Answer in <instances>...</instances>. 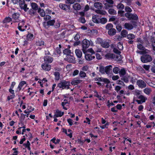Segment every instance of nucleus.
Here are the masks:
<instances>
[{
  "instance_id": "nucleus-63",
  "label": "nucleus",
  "mask_w": 155,
  "mask_h": 155,
  "mask_svg": "<svg viewBox=\"0 0 155 155\" xmlns=\"http://www.w3.org/2000/svg\"><path fill=\"white\" fill-rule=\"evenodd\" d=\"M113 51L114 53L119 54V55H120L121 53L120 51L118 50L116 48H114L113 49Z\"/></svg>"
},
{
  "instance_id": "nucleus-11",
  "label": "nucleus",
  "mask_w": 155,
  "mask_h": 155,
  "mask_svg": "<svg viewBox=\"0 0 155 155\" xmlns=\"http://www.w3.org/2000/svg\"><path fill=\"white\" fill-rule=\"evenodd\" d=\"M128 32L125 29H123L121 32L120 35L121 36L120 37V36L118 38V39H121L122 38H125L127 37V35H128Z\"/></svg>"
},
{
  "instance_id": "nucleus-46",
  "label": "nucleus",
  "mask_w": 155,
  "mask_h": 155,
  "mask_svg": "<svg viewBox=\"0 0 155 155\" xmlns=\"http://www.w3.org/2000/svg\"><path fill=\"white\" fill-rule=\"evenodd\" d=\"M143 44H139L137 45V48L141 50H145V48L143 46Z\"/></svg>"
},
{
  "instance_id": "nucleus-2",
  "label": "nucleus",
  "mask_w": 155,
  "mask_h": 155,
  "mask_svg": "<svg viewBox=\"0 0 155 155\" xmlns=\"http://www.w3.org/2000/svg\"><path fill=\"white\" fill-rule=\"evenodd\" d=\"M152 58L151 56L149 55H144L141 57V60L143 63H147L151 61Z\"/></svg>"
},
{
  "instance_id": "nucleus-47",
  "label": "nucleus",
  "mask_w": 155,
  "mask_h": 155,
  "mask_svg": "<svg viewBox=\"0 0 155 155\" xmlns=\"http://www.w3.org/2000/svg\"><path fill=\"white\" fill-rule=\"evenodd\" d=\"M120 70V69L118 67H115L113 68V72L115 74H117L119 73Z\"/></svg>"
},
{
  "instance_id": "nucleus-36",
  "label": "nucleus",
  "mask_w": 155,
  "mask_h": 155,
  "mask_svg": "<svg viewBox=\"0 0 155 155\" xmlns=\"http://www.w3.org/2000/svg\"><path fill=\"white\" fill-rule=\"evenodd\" d=\"M59 6L61 9L64 10H66V8H68V6L67 5L62 3L60 4Z\"/></svg>"
},
{
  "instance_id": "nucleus-40",
  "label": "nucleus",
  "mask_w": 155,
  "mask_h": 155,
  "mask_svg": "<svg viewBox=\"0 0 155 155\" xmlns=\"http://www.w3.org/2000/svg\"><path fill=\"white\" fill-rule=\"evenodd\" d=\"M107 21V19L105 18H100L99 23H101L102 24H104L106 23Z\"/></svg>"
},
{
  "instance_id": "nucleus-1",
  "label": "nucleus",
  "mask_w": 155,
  "mask_h": 155,
  "mask_svg": "<svg viewBox=\"0 0 155 155\" xmlns=\"http://www.w3.org/2000/svg\"><path fill=\"white\" fill-rule=\"evenodd\" d=\"M94 81H97L96 83L99 86H104L106 84V87H111V86L109 81L107 78L102 77H98L94 78Z\"/></svg>"
},
{
  "instance_id": "nucleus-12",
  "label": "nucleus",
  "mask_w": 155,
  "mask_h": 155,
  "mask_svg": "<svg viewBox=\"0 0 155 155\" xmlns=\"http://www.w3.org/2000/svg\"><path fill=\"white\" fill-rule=\"evenodd\" d=\"M42 68L46 71H49L51 70V66L50 64L45 63L41 65Z\"/></svg>"
},
{
  "instance_id": "nucleus-30",
  "label": "nucleus",
  "mask_w": 155,
  "mask_h": 155,
  "mask_svg": "<svg viewBox=\"0 0 155 155\" xmlns=\"http://www.w3.org/2000/svg\"><path fill=\"white\" fill-rule=\"evenodd\" d=\"M36 45L38 46H43L45 45V42L43 41L40 40L36 42Z\"/></svg>"
},
{
  "instance_id": "nucleus-51",
  "label": "nucleus",
  "mask_w": 155,
  "mask_h": 155,
  "mask_svg": "<svg viewBox=\"0 0 155 155\" xmlns=\"http://www.w3.org/2000/svg\"><path fill=\"white\" fill-rule=\"evenodd\" d=\"M67 121L70 126H72L73 124V122H74L73 121V120L70 118L68 119Z\"/></svg>"
},
{
  "instance_id": "nucleus-61",
  "label": "nucleus",
  "mask_w": 155,
  "mask_h": 155,
  "mask_svg": "<svg viewBox=\"0 0 155 155\" xmlns=\"http://www.w3.org/2000/svg\"><path fill=\"white\" fill-rule=\"evenodd\" d=\"M109 4H110L108 3L107 2L104 4L105 9H107L109 8L112 7V6L111 5Z\"/></svg>"
},
{
  "instance_id": "nucleus-39",
  "label": "nucleus",
  "mask_w": 155,
  "mask_h": 155,
  "mask_svg": "<svg viewBox=\"0 0 155 155\" xmlns=\"http://www.w3.org/2000/svg\"><path fill=\"white\" fill-rule=\"evenodd\" d=\"M138 17L136 14H131L130 19L137 20L138 19Z\"/></svg>"
},
{
  "instance_id": "nucleus-31",
  "label": "nucleus",
  "mask_w": 155,
  "mask_h": 155,
  "mask_svg": "<svg viewBox=\"0 0 155 155\" xmlns=\"http://www.w3.org/2000/svg\"><path fill=\"white\" fill-rule=\"evenodd\" d=\"M62 132L64 133H65L68 136V137H69L70 138H71L72 137V133H70L69 134H68L67 133V130L64 128H63L62 129Z\"/></svg>"
},
{
  "instance_id": "nucleus-41",
  "label": "nucleus",
  "mask_w": 155,
  "mask_h": 155,
  "mask_svg": "<svg viewBox=\"0 0 155 155\" xmlns=\"http://www.w3.org/2000/svg\"><path fill=\"white\" fill-rule=\"evenodd\" d=\"M55 22V20L52 19L48 21L46 23L48 25L53 26L54 25Z\"/></svg>"
},
{
  "instance_id": "nucleus-19",
  "label": "nucleus",
  "mask_w": 155,
  "mask_h": 155,
  "mask_svg": "<svg viewBox=\"0 0 155 155\" xmlns=\"http://www.w3.org/2000/svg\"><path fill=\"white\" fill-rule=\"evenodd\" d=\"M82 82V80L77 79H74L71 81V83L72 85H75L80 83Z\"/></svg>"
},
{
  "instance_id": "nucleus-20",
  "label": "nucleus",
  "mask_w": 155,
  "mask_h": 155,
  "mask_svg": "<svg viewBox=\"0 0 155 155\" xmlns=\"http://www.w3.org/2000/svg\"><path fill=\"white\" fill-rule=\"evenodd\" d=\"M95 12L96 13L102 15H104L107 14V12L105 11L100 9L96 10Z\"/></svg>"
},
{
  "instance_id": "nucleus-38",
  "label": "nucleus",
  "mask_w": 155,
  "mask_h": 155,
  "mask_svg": "<svg viewBox=\"0 0 155 155\" xmlns=\"http://www.w3.org/2000/svg\"><path fill=\"white\" fill-rule=\"evenodd\" d=\"M63 53L64 54H65L67 55V56H68V55L71 54V51L68 48H66L63 51Z\"/></svg>"
},
{
  "instance_id": "nucleus-4",
  "label": "nucleus",
  "mask_w": 155,
  "mask_h": 155,
  "mask_svg": "<svg viewBox=\"0 0 155 155\" xmlns=\"http://www.w3.org/2000/svg\"><path fill=\"white\" fill-rule=\"evenodd\" d=\"M90 44V42L87 39H84L82 41V50L84 53H85L86 49L88 48Z\"/></svg>"
},
{
  "instance_id": "nucleus-13",
  "label": "nucleus",
  "mask_w": 155,
  "mask_h": 155,
  "mask_svg": "<svg viewBox=\"0 0 155 155\" xmlns=\"http://www.w3.org/2000/svg\"><path fill=\"white\" fill-rule=\"evenodd\" d=\"M53 60V58L50 56H46L44 57V61L49 63H51Z\"/></svg>"
},
{
  "instance_id": "nucleus-59",
  "label": "nucleus",
  "mask_w": 155,
  "mask_h": 155,
  "mask_svg": "<svg viewBox=\"0 0 155 155\" xmlns=\"http://www.w3.org/2000/svg\"><path fill=\"white\" fill-rule=\"evenodd\" d=\"M86 120H84V123H86L88 124H91V120L88 117H86Z\"/></svg>"
},
{
  "instance_id": "nucleus-34",
  "label": "nucleus",
  "mask_w": 155,
  "mask_h": 155,
  "mask_svg": "<svg viewBox=\"0 0 155 155\" xmlns=\"http://www.w3.org/2000/svg\"><path fill=\"white\" fill-rule=\"evenodd\" d=\"M127 37L129 40H132L135 38V36L133 34H129L127 35Z\"/></svg>"
},
{
  "instance_id": "nucleus-14",
  "label": "nucleus",
  "mask_w": 155,
  "mask_h": 155,
  "mask_svg": "<svg viewBox=\"0 0 155 155\" xmlns=\"http://www.w3.org/2000/svg\"><path fill=\"white\" fill-rule=\"evenodd\" d=\"M112 67L111 65L107 66L105 67V72L106 74H109L112 72Z\"/></svg>"
},
{
  "instance_id": "nucleus-56",
  "label": "nucleus",
  "mask_w": 155,
  "mask_h": 155,
  "mask_svg": "<svg viewBox=\"0 0 155 155\" xmlns=\"http://www.w3.org/2000/svg\"><path fill=\"white\" fill-rule=\"evenodd\" d=\"M100 71L102 74H104L105 73V68L103 66L100 67Z\"/></svg>"
},
{
  "instance_id": "nucleus-54",
  "label": "nucleus",
  "mask_w": 155,
  "mask_h": 155,
  "mask_svg": "<svg viewBox=\"0 0 155 155\" xmlns=\"http://www.w3.org/2000/svg\"><path fill=\"white\" fill-rule=\"evenodd\" d=\"M128 77L130 79V82L134 84V83L136 82V79L135 78H134L133 77H131L130 76H128Z\"/></svg>"
},
{
  "instance_id": "nucleus-50",
  "label": "nucleus",
  "mask_w": 155,
  "mask_h": 155,
  "mask_svg": "<svg viewBox=\"0 0 155 155\" xmlns=\"http://www.w3.org/2000/svg\"><path fill=\"white\" fill-rule=\"evenodd\" d=\"M133 94L137 96L140 94V92L139 90H135L133 91ZM138 96H137V97Z\"/></svg>"
},
{
  "instance_id": "nucleus-16",
  "label": "nucleus",
  "mask_w": 155,
  "mask_h": 155,
  "mask_svg": "<svg viewBox=\"0 0 155 155\" xmlns=\"http://www.w3.org/2000/svg\"><path fill=\"white\" fill-rule=\"evenodd\" d=\"M92 19L93 22L97 23H99L100 18L98 15H95L93 16Z\"/></svg>"
},
{
  "instance_id": "nucleus-32",
  "label": "nucleus",
  "mask_w": 155,
  "mask_h": 155,
  "mask_svg": "<svg viewBox=\"0 0 155 155\" xmlns=\"http://www.w3.org/2000/svg\"><path fill=\"white\" fill-rule=\"evenodd\" d=\"M54 74L55 76V80L56 81H58L60 79V74L58 72H55L54 73Z\"/></svg>"
},
{
  "instance_id": "nucleus-27",
  "label": "nucleus",
  "mask_w": 155,
  "mask_h": 155,
  "mask_svg": "<svg viewBox=\"0 0 155 155\" xmlns=\"http://www.w3.org/2000/svg\"><path fill=\"white\" fill-rule=\"evenodd\" d=\"M101 45L102 47L105 48H108L110 46L109 43L105 41H104L101 44Z\"/></svg>"
},
{
  "instance_id": "nucleus-29",
  "label": "nucleus",
  "mask_w": 155,
  "mask_h": 155,
  "mask_svg": "<svg viewBox=\"0 0 155 155\" xmlns=\"http://www.w3.org/2000/svg\"><path fill=\"white\" fill-rule=\"evenodd\" d=\"M109 13L111 15H115L117 14V12L113 8H110L108 9Z\"/></svg>"
},
{
  "instance_id": "nucleus-48",
  "label": "nucleus",
  "mask_w": 155,
  "mask_h": 155,
  "mask_svg": "<svg viewBox=\"0 0 155 155\" xmlns=\"http://www.w3.org/2000/svg\"><path fill=\"white\" fill-rule=\"evenodd\" d=\"M113 25L111 24H107L106 26V28L107 29L109 30L113 28Z\"/></svg>"
},
{
  "instance_id": "nucleus-44",
  "label": "nucleus",
  "mask_w": 155,
  "mask_h": 155,
  "mask_svg": "<svg viewBox=\"0 0 155 155\" xmlns=\"http://www.w3.org/2000/svg\"><path fill=\"white\" fill-rule=\"evenodd\" d=\"M79 75L81 78H84L86 77V74L84 72L81 71L79 73Z\"/></svg>"
},
{
  "instance_id": "nucleus-58",
  "label": "nucleus",
  "mask_w": 155,
  "mask_h": 155,
  "mask_svg": "<svg viewBox=\"0 0 155 155\" xmlns=\"http://www.w3.org/2000/svg\"><path fill=\"white\" fill-rule=\"evenodd\" d=\"M116 28L119 32H120L122 29V27L121 25L119 24L116 26Z\"/></svg>"
},
{
  "instance_id": "nucleus-7",
  "label": "nucleus",
  "mask_w": 155,
  "mask_h": 155,
  "mask_svg": "<svg viewBox=\"0 0 155 155\" xmlns=\"http://www.w3.org/2000/svg\"><path fill=\"white\" fill-rule=\"evenodd\" d=\"M20 14L17 13H14L12 15V19L15 22H20L21 20L19 19Z\"/></svg>"
},
{
  "instance_id": "nucleus-6",
  "label": "nucleus",
  "mask_w": 155,
  "mask_h": 155,
  "mask_svg": "<svg viewBox=\"0 0 155 155\" xmlns=\"http://www.w3.org/2000/svg\"><path fill=\"white\" fill-rule=\"evenodd\" d=\"M70 82L69 81H64L59 83L58 87H69L70 86Z\"/></svg>"
},
{
  "instance_id": "nucleus-35",
  "label": "nucleus",
  "mask_w": 155,
  "mask_h": 155,
  "mask_svg": "<svg viewBox=\"0 0 155 155\" xmlns=\"http://www.w3.org/2000/svg\"><path fill=\"white\" fill-rule=\"evenodd\" d=\"M38 12L39 13L40 15L42 17H44L45 15V12L44 10L39 8L38 10Z\"/></svg>"
},
{
  "instance_id": "nucleus-60",
  "label": "nucleus",
  "mask_w": 155,
  "mask_h": 155,
  "mask_svg": "<svg viewBox=\"0 0 155 155\" xmlns=\"http://www.w3.org/2000/svg\"><path fill=\"white\" fill-rule=\"evenodd\" d=\"M105 57L107 59H109L113 57V54L110 53H108L105 55Z\"/></svg>"
},
{
  "instance_id": "nucleus-42",
  "label": "nucleus",
  "mask_w": 155,
  "mask_h": 155,
  "mask_svg": "<svg viewBox=\"0 0 155 155\" xmlns=\"http://www.w3.org/2000/svg\"><path fill=\"white\" fill-rule=\"evenodd\" d=\"M137 97L144 103L145 102L146 100L147 99V98L146 97L142 95H139Z\"/></svg>"
},
{
  "instance_id": "nucleus-23",
  "label": "nucleus",
  "mask_w": 155,
  "mask_h": 155,
  "mask_svg": "<svg viewBox=\"0 0 155 155\" xmlns=\"http://www.w3.org/2000/svg\"><path fill=\"white\" fill-rule=\"evenodd\" d=\"M45 81L47 82V80H46L45 78H44L41 81H39L38 82L40 83V86L42 87L45 86H48L46 83H45Z\"/></svg>"
},
{
  "instance_id": "nucleus-3",
  "label": "nucleus",
  "mask_w": 155,
  "mask_h": 155,
  "mask_svg": "<svg viewBox=\"0 0 155 155\" xmlns=\"http://www.w3.org/2000/svg\"><path fill=\"white\" fill-rule=\"evenodd\" d=\"M18 3L21 8L23 9L25 11L27 12L29 9V8L27 7V5L25 3L24 0H19Z\"/></svg>"
},
{
  "instance_id": "nucleus-8",
  "label": "nucleus",
  "mask_w": 155,
  "mask_h": 155,
  "mask_svg": "<svg viewBox=\"0 0 155 155\" xmlns=\"http://www.w3.org/2000/svg\"><path fill=\"white\" fill-rule=\"evenodd\" d=\"M137 84L139 87H145L146 86V82L142 80H137Z\"/></svg>"
},
{
  "instance_id": "nucleus-37",
  "label": "nucleus",
  "mask_w": 155,
  "mask_h": 155,
  "mask_svg": "<svg viewBox=\"0 0 155 155\" xmlns=\"http://www.w3.org/2000/svg\"><path fill=\"white\" fill-rule=\"evenodd\" d=\"M12 19L9 17H6L3 21L4 23L9 22L12 21Z\"/></svg>"
},
{
  "instance_id": "nucleus-15",
  "label": "nucleus",
  "mask_w": 155,
  "mask_h": 155,
  "mask_svg": "<svg viewBox=\"0 0 155 155\" xmlns=\"http://www.w3.org/2000/svg\"><path fill=\"white\" fill-rule=\"evenodd\" d=\"M94 6L96 8L101 9L103 7V5L100 2H96L94 3Z\"/></svg>"
},
{
  "instance_id": "nucleus-57",
  "label": "nucleus",
  "mask_w": 155,
  "mask_h": 155,
  "mask_svg": "<svg viewBox=\"0 0 155 155\" xmlns=\"http://www.w3.org/2000/svg\"><path fill=\"white\" fill-rule=\"evenodd\" d=\"M117 47L119 50H122L123 49V46L122 44H121L120 42H119L117 44Z\"/></svg>"
},
{
  "instance_id": "nucleus-64",
  "label": "nucleus",
  "mask_w": 155,
  "mask_h": 155,
  "mask_svg": "<svg viewBox=\"0 0 155 155\" xmlns=\"http://www.w3.org/2000/svg\"><path fill=\"white\" fill-rule=\"evenodd\" d=\"M131 14L127 12L125 14V16L127 18L130 19Z\"/></svg>"
},
{
  "instance_id": "nucleus-18",
  "label": "nucleus",
  "mask_w": 155,
  "mask_h": 155,
  "mask_svg": "<svg viewBox=\"0 0 155 155\" xmlns=\"http://www.w3.org/2000/svg\"><path fill=\"white\" fill-rule=\"evenodd\" d=\"M73 8L75 10H79L81 8V6L79 4L76 3L73 5Z\"/></svg>"
},
{
  "instance_id": "nucleus-22",
  "label": "nucleus",
  "mask_w": 155,
  "mask_h": 155,
  "mask_svg": "<svg viewBox=\"0 0 155 155\" xmlns=\"http://www.w3.org/2000/svg\"><path fill=\"white\" fill-rule=\"evenodd\" d=\"M31 6L32 9L35 10V11L38 10L39 8L37 4L35 2H32L31 3Z\"/></svg>"
},
{
  "instance_id": "nucleus-26",
  "label": "nucleus",
  "mask_w": 155,
  "mask_h": 155,
  "mask_svg": "<svg viewBox=\"0 0 155 155\" xmlns=\"http://www.w3.org/2000/svg\"><path fill=\"white\" fill-rule=\"evenodd\" d=\"M108 34L111 36L114 35L116 33V30L114 28L112 29L108 30Z\"/></svg>"
},
{
  "instance_id": "nucleus-52",
  "label": "nucleus",
  "mask_w": 155,
  "mask_h": 155,
  "mask_svg": "<svg viewBox=\"0 0 155 155\" xmlns=\"http://www.w3.org/2000/svg\"><path fill=\"white\" fill-rule=\"evenodd\" d=\"M78 21L82 23H85L86 21L84 18V17H81L78 19Z\"/></svg>"
},
{
  "instance_id": "nucleus-24",
  "label": "nucleus",
  "mask_w": 155,
  "mask_h": 155,
  "mask_svg": "<svg viewBox=\"0 0 155 155\" xmlns=\"http://www.w3.org/2000/svg\"><path fill=\"white\" fill-rule=\"evenodd\" d=\"M68 104V100L66 99H64L63 101V102L61 103V105L62 106L63 109L65 110H67V108L66 107H65V105H66V106H67V105L66 104Z\"/></svg>"
},
{
  "instance_id": "nucleus-21",
  "label": "nucleus",
  "mask_w": 155,
  "mask_h": 155,
  "mask_svg": "<svg viewBox=\"0 0 155 155\" xmlns=\"http://www.w3.org/2000/svg\"><path fill=\"white\" fill-rule=\"evenodd\" d=\"M75 53L77 57L78 58H81L82 56V52L79 49H77L75 51Z\"/></svg>"
},
{
  "instance_id": "nucleus-10",
  "label": "nucleus",
  "mask_w": 155,
  "mask_h": 155,
  "mask_svg": "<svg viewBox=\"0 0 155 155\" xmlns=\"http://www.w3.org/2000/svg\"><path fill=\"white\" fill-rule=\"evenodd\" d=\"M64 114V112L60 111L58 109L56 110L55 114L53 116V117H62Z\"/></svg>"
},
{
  "instance_id": "nucleus-43",
  "label": "nucleus",
  "mask_w": 155,
  "mask_h": 155,
  "mask_svg": "<svg viewBox=\"0 0 155 155\" xmlns=\"http://www.w3.org/2000/svg\"><path fill=\"white\" fill-rule=\"evenodd\" d=\"M33 34H28L26 36V39L28 41H30L33 39Z\"/></svg>"
},
{
  "instance_id": "nucleus-55",
  "label": "nucleus",
  "mask_w": 155,
  "mask_h": 155,
  "mask_svg": "<svg viewBox=\"0 0 155 155\" xmlns=\"http://www.w3.org/2000/svg\"><path fill=\"white\" fill-rule=\"evenodd\" d=\"M25 114H24L23 113H21V116L19 118V120L21 121L24 120L25 118Z\"/></svg>"
},
{
  "instance_id": "nucleus-62",
  "label": "nucleus",
  "mask_w": 155,
  "mask_h": 155,
  "mask_svg": "<svg viewBox=\"0 0 155 155\" xmlns=\"http://www.w3.org/2000/svg\"><path fill=\"white\" fill-rule=\"evenodd\" d=\"M26 84V82L24 81H21L18 85V87H22L24 84Z\"/></svg>"
},
{
  "instance_id": "nucleus-17",
  "label": "nucleus",
  "mask_w": 155,
  "mask_h": 155,
  "mask_svg": "<svg viewBox=\"0 0 155 155\" xmlns=\"http://www.w3.org/2000/svg\"><path fill=\"white\" fill-rule=\"evenodd\" d=\"M66 59L67 61L69 62H73L74 60V57L71 55V54L67 56Z\"/></svg>"
},
{
  "instance_id": "nucleus-33",
  "label": "nucleus",
  "mask_w": 155,
  "mask_h": 155,
  "mask_svg": "<svg viewBox=\"0 0 155 155\" xmlns=\"http://www.w3.org/2000/svg\"><path fill=\"white\" fill-rule=\"evenodd\" d=\"M36 13V11L32 9H30L29 11V14L32 16L35 15Z\"/></svg>"
},
{
  "instance_id": "nucleus-49",
  "label": "nucleus",
  "mask_w": 155,
  "mask_h": 155,
  "mask_svg": "<svg viewBox=\"0 0 155 155\" xmlns=\"http://www.w3.org/2000/svg\"><path fill=\"white\" fill-rule=\"evenodd\" d=\"M125 10L126 12L128 13H130L132 11L131 8L128 6H126L125 7Z\"/></svg>"
},
{
  "instance_id": "nucleus-45",
  "label": "nucleus",
  "mask_w": 155,
  "mask_h": 155,
  "mask_svg": "<svg viewBox=\"0 0 155 155\" xmlns=\"http://www.w3.org/2000/svg\"><path fill=\"white\" fill-rule=\"evenodd\" d=\"M151 91V89L150 88H145L144 89V93L147 94H150Z\"/></svg>"
},
{
  "instance_id": "nucleus-9",
  "label": "nucleus",
  "mask_w": 155,
  "mask_h": 155,
  "mask_svg": "<svg viewBox=\"0 0 155 155\" xmlns=\"http://www.w3.org/2000/svg\"><path fill=\"white\" fill-rule=\"evenodd\" d=\"M84 53L85 54V59L87 61H91L95 58L94 56H92L91 54L87 53L86 51H85V53Z\"/></svg>"
},
{
  "instance_id": "nucleus-28",
  "label": "nucleus",
  "mask_w": 155,
  "mask_h": 155,
  "mask_svg": "<svg viewBox=\"0 0 155 155\" xmlns=\"http://www.w3.org/2000/svg\"><path fill=\"white\" fill-rule=\"evenodd\" d=\"M116 7L119 10H122L124 8V5L122 3H119L116 6Z\"/></svg>"
},
{
  "instance_id": "nucleus-53",
  "label": "nucleus",
  "mask_w": 155,
  "mask_h": 155,
  "mask_svg": "<svg viewBox=\"0 0 155 155\" xmlns=\"http://www.w3.org/2000/svg\"><path fill=\"white\" fill-rule=\"evenodd\" d=\"M15 94H12L8 96L7 97V101H9L11 99H13L15 98Z\"/></svg>"
},
{
  "instance_id": "nucleus-5",
  "label": "nucleus",
  "mask_w": 155,
  "mask_h": 155,
  "mask_svg": "<svg viewBox=\"0 0 155 155\" xmlns=\"http://www.w3.org/2000/svg\"><path fill=\"white\" fill-rule=\"evenodd\" d=\"M124 27L125 29L128 30H131L134 27L137 26L136 23L133 22V24L127 22L125 23L124 25Z\"/></svg>"
},
{
  "instance_id": "nucleus-25",
  "label": "nucleus",
  "mask_w": 155,
  "mask_h": 155,
  "mask_svg": "<svg viewBox=\"0 0 155 155\" xmlns=\"http://www.w3.org/2000/svg\"><path fill=\"white\" fill-rule=\"evenodd\" d=\"M119 74L120 77H122L126 74V71L124 68H121L119 71Z\"/></svg>"
}]
</instances>
